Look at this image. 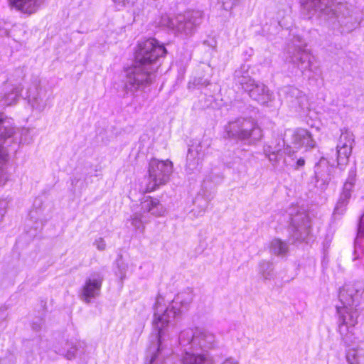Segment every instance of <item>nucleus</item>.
<instances>
[{
	"instance_id": "f257e3e1",
	"label": "nucleus",
	"mask_w": 364,
	"mask_h": 364,
	"mask_svg": "<svg viewBox=\"0 0 364 364\" xmlns=\"http://www.w3.org/2000/svg\"><path fill=\"white\" fill-rule=\"evenodd\" d=\"M192 301V296L188 292L178 294L171 302H167L164 297L159 295L154 304L153 326L157 331L156 343L149 348V364H161L164 358L162 355L163 340L166 328L177 316H178Z\"/></svg>"
},
{
	"instance_id": "f03ea898",
	"label": "nucleus",
	"mask_w": 364,
	"mask_h": 364,
	"mask_svg": "<svg viewBox=\"0 0 364 364\" xmlns=\"http://www.w3.org/2000/svg\"><path fill=\"white\" fill-rule=\"evenodd\" d=\"M340 305H337L338 333L346 345L350 346L358 340L354 333L358 323L357 307L364 303V283L345 284L339 292Z\"/></svg>"
},
{
	"instance_id": "7ed1b4c3",
	"label": "nucleus",
	"mask_w": 364,
	"mask_h": 364,
	"mask_svg": "<svg viewBox=\"0 0 364 364\" xmlns=\"http://www.w3.org/2000/svg\"><path fill=\"white\" fill-rule=\"evenodd\" d=\"M178 341L184 351L181 364H213V359L207 354L195 352L214 347L215 337L213 333L200 328H186L180 333Z\"/></svg>"
},
{
	"instance_id": "20e7f679",
	"label": "nucleus",
	"mask_w": 364,
	"mask_h": 364,
	"mask_svg": "<svg viewBox=\"0 0 364 364\" xmlns=\"http://www.w3.org/2000/svg\"><path fill=\"white\" fill-rule=\"evenodd\" d=\"M166 49L155 38H148L138 44L134 55V83H148L153 73L151 65L166 55Z\"/></svg>"
},
{
	"instance_id": "39448f33",
	"label": "nucleus",
	"mask_w": 364,
	"mask_h": 364,
	"mask_svg": "<svg viewBox=\"0 0 364 364\" xmlns=\"http://www.w3.org/2000/svg\"><path fill=\"white\" fill-rule=\"evenodd\" d=\"M173 163L170 160L159 161L151 159L148 170L151 183L144 188V191L151 192L159 186L165 184L173 172Z\"/></svg>"
},
{
	"instance_id": "423d86ee",
	"label": "nucleus",
	"mask_w": 364,
	"mask_h": 364,
	"mask_svg": "<svg viewBox=\"0 0 364 364\" xmlns=\"http://www.w3.org/2000/svg\"><path fill=\"white\" fill-rule=\"evenodd\" d=\"M165 212L164 206H136L131 217L132 225L136 231L143 233L144 224L149 221L151 216H162Z\"/></svg>"
},
{
	"instance_id": "0eeeda50",
	"label": "nucleus",
	"mask_w": 364,
	"mask_h": 364,
	"mask_svg": "<svg viewBox=\"0 0 364 364\" xmlns=\"http://www.w3.org/2000/svg\"><path fill=\"white\" fill-rule=\"evenodd\" d=\"M291 237L296 240H304L311 232V222L308 214L296 210V214L291 218Z\"/></svg>"
},
{
	"instance_id": "6e6552de",
	"label": "nucleus",
	"mask_w": 364,
	"mask_h": 364,
	"mask_svg": "<svg viewBox=\"0 0 364 364\" xmlns=\"http://www.w3.org/2000/svg\"><path fill=\"white\" fill-rule=\"evenodd\" d=\"M103 280V276L100 272L90 274L82 286L80 294L81 299L85 303H90L92 299L98 296Z\"/></svg>"
},
{
	"instance_id": "1a4fd4ad",
	"label": "nucleus",
	"mask_w": 364,
	"mask_h": 364,
	"mask_svg": "<svg viewBox=\"0 0 364 364\" xmlns=\"http://www.w3.org/2000/svg\"><path fill=\"white\" fill-rule=\"evenodd\" d=\"M55 348L57 353L63 355L68 360L75 357L77 347L73 342L63 341Z\"/></svg>"
},
{
	"instance_id": "9d476101",
	"label": "nucleus",
	"mask_w": 364,
	"mask_h": 364,
	"mask_svg": "<svg viewBox=\"0 0 364 364\" xmlns=\"http://www.w3.org/2000/svg\"><path fill=\"white\" fill-rule=\"evenodd\" d=\"M346 360L349 364H364V348H352L346 352Z\"/></svg>"
},
{
	"instance_id": "9b49d317",
	"label": "nucleus",
	"mask_w": 364,
	"mask_h": 364,
	"mask_svg": "<svg viewBox=\"0 0 364 364\" xmlns=\"http://www.w3.org/2000/svg\"><path fill=\"white\" fill-rule=\"evenodd\" d=\"M10 4L24 13L32 14L36 10L35 0H9Z\"/></svg>"
},
{
	"instance_id": "f8f14e48",
	"label": "nucleus",
	"mask_w": 364,
	"mask_h": 364,
	"mask_svg": "<svg viewBox=\"0 0 364 364\" xmlns=\"http://www.w3.org/2000/svg\"><path fill=\"white\" fill-rule=\"evenodd\" d=\"M259 274L264 280L274 279L275 274L273 264L269 262L262 261L259 264Z\"/></svg>"
},
{
	"instance_id": "ddd939ff",
	"label": "nucleus",
	"mask_w": 364,
	"mask_h": 364,
	"mask_svg": "<svg viewBox=\"0 0 364 364\" xmlns=\"http://www.w3.org/2000/svg\"><path fill=\"white\" fill-rule=\"evenodd\" d=\"M271 252L277 255H284L288 250L287 245L279 239H274L270 245Z\"/></svg>"
},
{
	"instance_id": "4468645a",
	"label": "nucleus",
	"mask_w": 364,
	"mask_h": 364,
	"mask_svg": "<svg viewBox=\"0 0 364 364\" xmlns=\"http://www.w3.org/2000/svg\"><path fill=\"white\" fill-rule=\"evenodd\" d=\"M354 144V135L348 129H345L341 132L340 136V141L338 145L345 147H352Z\"/></svg>"
},
{
	"instance_id": "2eb2a0df",
	"label": "nucleus",
	"mask_w": 364,
	"mask_h": 364,
	"mask_svg": "<svg viewBox=\"0 0 364 364\" xmlns=\"http://www.w3.org/2000/svg\"><path fill=\"white\" fill-rule=\"evenodd\" d=\"M354 186L353 181H346L343 187L342 192L341 193V200L342 203L348 202L351 197V192Z\"/></svg>"
},
{
	"instance_id": "dca6fc26",
	"label": "nucleus",
	"mask_w": 364,
	"mask_h": 364,
	"mask_svg": "<svg viewBox=\"0 0 364 364\" xmlns=\"http://www.w3.org/2000/svg\"><path fill=\"white\" fill-rule=\"evenodd\" d=\"M338 160L348 161L350 156L352 154V147H345L341 145H338Z\"/></svg>"
},
{
	"instance_id": "f3484780",
	"label": "nucleus",
	"mask_w": 364,
	"mask_h": 364,
	"mask_svg": "<svg viewBox=\"0 0 364 364\" xmlns=\"http://www.w3.org/2000/svg\"><path fill=\"white\" fill-rule=\"evenodd\" d=\"M364 237V213L360 218V222L358 229V235L355 241V249L360 243V238ZM356 252V250L355 251Z\"/></svg>"
},
{
	"instance_id": "a211bd4d",
	"label": "nucleus",
	"mask_w": 364,
	"mask_h": 364,
	"mask_svg": "<svg viewBox=\"0 0 364 364\" xmlns=\"http://www.w3.org/2000/svg\"><path fill=\"white\" fill-rule=\"evenodd\" d=\"M205 213V210L202 206H195L188 213V217L191 219L200 217Z\"/></svg>"
},
{
	"instance_id": "6ab92c4d",
	"label": "nucleus",
	"mask_w": 364,
	"mask_h": 364,
	"mask_svg": "<svg viewBox=\"0 0 364 364\" xmlns=\"http://www.w3.org/2000/svg\"><path fill=\"white\" fill-rule=\"evenodd\" d=\"M126 270L127 266L122 263L121 264L118 263V272H117V275L119 277L120 280L123 282L126 278Z\"/></svg>"
},
{
	"instance_id": "aec40b11",
	"label": "nucleus",
	"mask_w": 364,
	"mask_h": 364,
	"mask_svg": "<svg viewBox=\"0 0 364 364\" xmlns=\"http://www.w3.org/2000/svg\"><path fill=\"white\" fill-rule=\"evenodd\" d=\"M94 245L96 246L97 250L102 251L105 250L106 247V243L103 238L99 237L97 240H95Z\"/></svg>"
},
{
	"instance_id": "412c9836",
	"label": "nucleus",
	"mask_w": 364,
	"mask_h": 364,
	"mask_svg": "<svg viewBox=\"0 0 364 364\" xmlns=\"http://www.w3.org/2000/svg\"><path fill=\"white\" fill-rule=\"evenodd\" d=\"M345 206H336L333 212V215L334 218H336L337 214L343 215L345 213Z\"/></svg>"
},
{
	"instance_id": "4be33fe9",
	"label": "nucleus",
	"mask_w": 364,
	"mask_h": 364,
	"mask_svg": "<svg viewBox=\"0 0 364 364\" xmlns=\"http://www.w3.org/2000/svg\"><path fill=\"white\" fill-rule=\"evenodd\" d=\"M220 364H240L239 361L232 357L225 358Z\"/></svg>"
},
{
	"instance_id": "5701e85b",
	"label": "nucleus",
	"mask_w": 364,
	"mask_h": 364,
	"mask_svg": "<svg viewBox=\"0 0 364 364\" xmlns=\"http://www.w3.org/2000/svg\"><path fill=\"white\" fill-rule=\"evenodd\" d=\"M296 164L298 166H303L305 164V160L303 158H300L297 160Z\"/></svg>"
},
{
	"instance_id": "b1692460",
	"label": "nucleus",
	"mask_w": 364,
	"mask_h": 364,
	"mask_svg": "<svg viewBox=\"0 0 364 364\" xmlns=\"http://www.w3.org/2000/svg\"><path fill=\"white\" fill-rule=\"evenodd\" d=\"M5 212V208L3 207H0V221L3 219Z\"/></svg>"
},
{
	"instance_id": "393cba45",
	"label": "nucleus",
	"mask_w": 364,
	"mask_h": 364,
	"mask_svg": "<svg viewBox=\"0 0 364 364\" xmlns=\"http://www.w3.org/2000/svg\"><path fill=\"white\" fill-rule=\"evenodd\" d=\"M308 237V236L306 237ZM296 241H303L302 240H296L295 238H294ZM307 238H306L304 241H306V242H308V240H306Z\"/></svg>"
},
{
	"instance_id": "a878e982",
	"label": "nucleus",
	"mask_w": 364,
	"mask_h": 364,
	"mask_svg": "<svg viewBox=\"0 0 364 364\" xmlns=\"http://www.w3.org/2000/svg\"><path fill=\"white\" fill-rule=\"evenodd\" d=\"M4 122V119L2 118H0V123H2Z\"/></svg>"
}]
</instances>
